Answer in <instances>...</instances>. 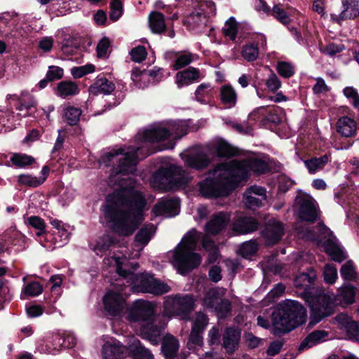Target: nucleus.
<instances>
[{"mask_svg":"<svg viewBox=\"0 0 359 359\" xmlns=\"http://www.w3.org/2000/svg\"><path fill=\"white\" fill-rule=\"evenodd\" d=\"M146 205L147 201L141 191H116L107 196L102 212L107 224L113 232L129 236L144 220Z\"/></svg>","mask_w":359,"mask_h":359,"instance_id":"nucleus-1","label":"nucleus"},{"mask_svg":"<svg viewBox=\"0 0 359 359\" xmlns=\"http://www.w3.org/2000/svg\"><path fill=\"white\" fill-rule=\"evenodd\" d=\"M207 177L198 183L199 191L206 198L229 196L242 182L249 179L247 168L238 161L217 163Z\"/></svg>","mask_w":359,"mask_h":359,"instance_id":"nucleus-2","label":"nucleus"},{"mask_svg":"<svg viewBox=\"0 0 359 359\" xmlns=\"http://www.w3.org/2000/svg\"><path fill=\"white\" fill-rule=\"evenodd\" d=\"M131 321L141 322L140 331L143 339H148L153 344H157L161 332L165 324L158 320L159 316L155 313V308L151 302L137 300L129 312Z\"/></svg>","mask_w":359,"mask_h":359,"instance_id":"nucleus-3","label":"nucleus"},{"mask_svg":"<svg viewBox=\"0 0 359 359\" xmlns=\"http://www.w3.org/2000/svg\"><path fill=\"white\" fill-rule=\"evenodd\" d=\"M273 328L275 335L288 332L306 321L304 306L297 301L286 299L279 303L273 314Z\"/></svg>","mask_w":359,"mask_h":359,"instance_id":"nucleus-4","label":"nucleus"},{"mask_svg":"<svg viewBox=\"0 0 359 359\" xmlns=\"http://www.w3.org/2000/svg\"><path fill=\"white\" fill-rule=\"evenodd\" d=\"M152 179L159 189L168 192L187 188L191 177L182 167L170 164L157 169L153 174Z\"/></svg>","mask_w":359,"mask_h":359,"instance_id":"nucleus-5","label":"nucleus"},{"mask_svg":"<svg viewBox=\"0 0 359 359\" xmlns=\"http://www.w3.org/2000/svg\"><path fill=\"white\" fill-rule=\"evenodd\" d=\"M117 273L125 278L130 280L131 288L134 292L150 293L161 295L168 292L170 286L154 278L153 274L148 273H134L117 264Z\"/></svg>","mask_w":359,"mask_h":359,"instance_id":"nucleus-6","label":"nucleus"},{"mask_svg":"<svg viewBox=\"0 0 359 359\" xmlns=\"http://www.w3.org/2000/svg\"><path fill=\"white\" fill-rule=\"evenodd\" d=\"M334 297L333 293L324 290H318L305 298L311 309L312 322L318 323L334 313Z\"/></svg>","mask_w":359,"mask_h":359,"instance_id":"nucleus-7","label":"nucleus"},{"mask_svg":"<svg viewBox=\"0 0 359 359\" xmlns=\"http://www.w3.org/2000/svg\"><path fill=\"white\" fill-rule=\"evenodd\" d=\"M140 150V149L137 148V150L124 153V149L120 148L115 151L106 153L102 156V161L107 167H109L115 157L119 154H123V156L118 159V165L113 166L111 175H128L133 173L134 171L136 170V166L138 162L137 156Z\"/></svg>","mask_w":359,"mask_h":359,"instance_id":"nucleus-8","label":"nucleus"},{"mask_svg":"<svg viewBox=\"0 0 359 359\" xmlns=\"http://www.w3.org/2000/svg\"><path fill=\"white\" fill-rule=\"evenodd\" d=\"M202 262L201 255L192 251L187 245L179 243L173 252L172 264L178 273L187 276L192 271L198 269Z\"/></svg>","mask_w":359,"mask_h":359,"instance_id":"nucleus-9","label":"nucleus"},{"mask_svg":"<svg viewBox=\"0 0 359 359\" xmlns=\"http://www.w3.org/2000/svg\"><path fill=\"white\" fill-rule=\"evenodd\" d=\"M196 307L195 299L191 294H176L170 302H167L165 309L182 319H188Z\"/></svg>","mask_w":359,"mask_h":359,"instance_id":"nucleus-10","label":"nucleus"},{"mask_svg":"<svg viewBox=\"0 0 359 359\" xmlns=\"http://www.w3.org/2000/svg\"><path fill=\"white\" fill-rule=\"evenodd\" d=\"M171 136L172 133L168 129L162 127H154L145 130L143 132L142 138L147 143H158L159 144L156 147L155 151H161L174 148L175 142L172 141L163 142Z\"/></svg>","mask_w":359,"mask_h":359,"instance_id":"nucleus-11","label":"nucleus"},{"mask_svg":"<svg viewBox=\"0 0 359 359\" xmlns=\"http://www.w3.org/2000/svg\"><path fill=\"white\" fill-rule=\"evenodd\" d=\"M295 204L299 205V217L304 221L313 222L318 214L315 200L309 195L299 193L295 198Z\"/></svg>","mask_w":359,"mask_h":359,"instance_id":"nucleus-12","label":"nucleus"},{"mask_svg":"<svg viewBox=\"0 0 359 359\" xmlns=\"http://www.w3.org/2000/svg\"><path fill=\"white\" fill-rule=\"evenodd\" d=\"M259 226L257 219L245 215H236L231 224V229L234 235H246L256 231Z\"/></svg>","mask_w":359,"mask_h":359,"instance_id":"nucleus-13","label":"nucleus"},{"mask_svg":"<svg viewBox=\"0 0 359 359\" xmlns=\"http://www.w3.org/2000/svg\"><path fill=\"white\" fill-rule=\"evenodd\" d=\"M230 222V215L226 212H218L212 215L206 223L205 231L210 235L217 236L222 232Z\"/></svg>","mask_w":359,"mask_h":359,"instance_id":"nucleus-14","label":"nucleus"},{"mask_svg":"<svg viewBox=\"0 0 359 359\" xmlns=\"http://www.w3.org/2000/svg\"><path fill=\"white\" fill-rule=\"evenodd\" d=\"M208 18L203 10H195L183 19V25L190 31L202 32L207 26Z\"/></svg>","mask_w":359,"mask_h":359,"instance_id":"nucleus-15","label":"nucleus"},{"mask_svg":"<svg viewBox=\"0 0 359 359\" xmlns=\"http://www.w3.org/2000/svg\"><path fill=\"white\" fill-rule=\"evenodd\" d=\"M124 299L115 292H108L103 297L104 309L110 316H117L123 309Z\"/></svg>","mask_w":359,"mask_h":359,"instance_id":"nucleus-16","label":"nucleus"},{"mask_svg":"<svg viewBox=\"0 0 359 359\" xmlns=\"http://www.w3.org/2000/svg\"><path fill=\"white\" fill-rule=\"evenodd\" d=\"M342 11L339 14H331L334 22L341 24L343 20L354 19L359 15V0H342Z\"/></svg>","mask_w":359,"mask_h":359,"instance_id":"nucleus-17","label":"nucleus"},{"mask_svg":"<svg viewBox=\"0 0 359 359\" xmlns=\"http://www.w3.org/2000/svg\"><path fill=\"white\" fill-rule=\"evenodd\" d=\"M0 242L5 245V252H9L13 247H16L15 251H22L25 249V237L18 231H6L0 236Z\"/></svg>","mask_w":359,"mask_h":359,"instance_id":"nucleus-18","label":"nucleus"},{"mask_svg":"<svg viewBox=\"0 0 359 359\" xmlns=\"http://www.w3.org/2000/svg\"><path fill=\"white\" fill-rule=\"evenodd\" d=\"M273 183L274 186H277L278 192L275 197L273 198V202L275 198L280 200V203L278 205H274V209L278 210L284 205V202L282 201L281 197L285 194L294 184V181L289 178L283 173H279L274 175L272 177Z\"/></svg>","mask_w":359,"mask_h":359,"instance_id":"nucleus-19","label":"nucleus"},{"mask_svg":"<svg viewBox=\"0 0 359 359\" xmlns=\"http://www.w3.org/2000/svg\"><path fill=\"white\" fill-rule=\"evenodd\" d=\"M128 355V346L120 341L107 342L102 348V359H123Z\"/></svg>","mask_w":359,"mask_h":359,"instance_id":"nucleus-20","label":"nucleus"},{"mask_svg":"<svg viewBox=\"0 0 359 359\" xmlns=\"http://www.w3.org/2000/svg\"><path fill=\"white\" fill-rule=\"evenodd\" d=\"M165 58L172 62L171 67L174 70L181 69L194 61V54L191 53H180L174 50L165 53Z\"/></svg>","mask_w":359,"mask_h":359,"instance_id":"nucleus-21","label":"nucleus"},{"mask_svg":"<svg viewBox=\"0 0 359 359\" xmlns=\"http://www.w3.org/2000/svg\"><path fill=\"white\" fill-rule=\"evenodd\" d=\"M240 339V330L234 327H227L223 335L222 346L229 354H233L238 348Z\"/></svg>","mask_w":359,"mask_h":359,"instance_id":"nucleus-22","label":"nucleus"},{"mask_svg":"<svg viewBox=\"0 0 359 359\" xmlns=\"http://www.w3.org/2000/svg\"><path fill=\"white\" fill-rule=\"evenodd\" d=\"M115 84L113 81L108 80L104 76L99 75L95 81L88 89L89 93L93 95L99 94L109 95L115 90Z\"/></svg>","mask_w":359,"mask_h":359,"instance_id":"nucleus-23","label":"nucleus"},{"mask_svg":"<svg viewBox=\"0 0 359 359\" xmlns=\"http://www.w3.org/2000/svg\"><path fill=\"white\" fill-rule=\"evenodd\" d=\"M184 161L189 168L196 170H202L208 167L211 163V159L205 152L199 151L187 155Z\"/></svg>","mask_w":359,"mask_h":359,"instance_id":"nucleus-24","label":"nucleus"},{"mask_svg":"<svg viewBox=\"0 0 359 359\" xmlns=\"http://www.w3.org/2000/svg\"><path fill=\"white\" fill-rule=\"evenodd\" d=\"M175 78L178 87L182 88L184 86H188L198 81L200 78V71L197 68L189 67L182 71L178 72Z\"/></svg>","mask_w":359,"mask_h":359,"instance_id":"nucleus-25","label":"nucleus"},{"mask_svg":"<svg viewBox=\"0 0 359 359\" xmlns=\"http://www.w3.org/2000/svg\"><path fill=\"white\" fill-rule=\"evenodd\" d=\"M257 41L249 42L243 46L241 55L248 62L255 61L259 55L258 43L261 41V44L266 46V39L263 34L257 36Z\"/></svg>","mask_w":359,"mask_h":359,"instance_id":"nucleus-26","label":"nucleus"},{"mask_svg":"<svg viewBox=\"0 0 359 359\" xmlns=\"http://www.w3.org/2000/svg\"><path fill=\"white\" fill-rule=\"evenodd\" d=\"M127 355L132 359H154L151 351L146 348L137 339H135L128 344Z\"/></svg>","mask_w":359,"mask_h":359,"instance_id":"nucleus-27","label":"nucleus"},{"mask_svg":"<svg viewBox=\"0 0 359 359\" xmlns=\"http://www.w3.org/2000/svg\"><path fill=\"white\" fill-rule=\"evenodd\" d=\"M179 341L171 334L165 335L161 343V353L165 359H175L179 350Z\"/></svg>","mask_w":359,"mask_h":359,"instance_id":"nucleus-28","label":"nucleus"},{"mask_svg":"<svg viewBox=\"0 0 359 359\" xmlns=\"http://www.w3.org/2000/svg\"><path fill=\"white\" fill-rule=\"evenodd\" d=\"M316 278V273L310 271L309 273H302L297 276L294 280V286L304 290L302 294L305 299L313 292H310V286Z\"/></svg>","mask_w":359,"mask_h":359,"instance_id":"nucleus-29","label":"nucleus"},{"mask_svg":"<svg viewBox=\"0 0 359 359\" xmlns=\"http://www.w3.org/2000/svg\"><path fill=\"white\" fill-rule=\"evenodd\" d=\"M215 154L219 158H230L240 155L238 148L233 147L226 140H219L215 148Z\"/></svg>","mask_w":359,"mask_h":359,"instance_id":"nucleus-30","label":"nucleus"},{"mask_svg":"<svg viewBox=\"0 0 359 359\" xmlns=\"http://www.w3.org/2000/svg\"><path fill=\"white\" fill-rule=\"evenodd\" d=\"M337 132L346 137H353L357 130L356 122L348 117L343 116L340 118L337 123Z\"/></svg>","mask_w":359,"mask_h":359,"instance_id":"nucleus-31","label":"nucleus"},{"mask_svg":"<svg viewBox=\"0 0 359 359\" xmlns=\"http://www.w3.org/2000/svg\"><path fill=\"white\" fill-rule=\"evenodd\" d=\"M63 76L64 70L62 67L50 65L48 67L45 78L37 83V86L40 90L44 89L48 86V83L60 80L62 79Z\"/></svg>","mask_w":359,"mask_h":359,"instance_id":"nucleus-32","label":"nucleus"},{"mask_svg":"<svg viewBox=\"0 0 359 359\" xmlns=\"http://www.w3.org/2000/svg\"><path fill=\"white\" fill-rule=\"evenodd\" d=\"M56 90V94L62 98L76 95L80 92L78 85L70 80H65L59 82L57 85Z\"/></svg>","mask_w":359,"mask_h":359,"instance_id":"nucleus-33","label":"nucleus"},{"mask_svg":"<svg viewBox=\"0 0 359 359\" xmlns=\"http://www.w3.org/2000/svg\"><path fill=\"white\" fill-rule=\"evenodd\" d=\"M149 25L154 34L164 32L166 29L164 15L158 11L151 12L149 15Z\"/></svg>","mask_w":359,"mask_h":359,"instance_id":"nucleus-34","label":"nucleus"},{"mask_svg":"<svg viewBox=\"0 0 359 359\" xmlns=\"http://www.w3.org/2000/svg\"><path fill=\"white\" fill-rule=\"evenodd\" d=\"M220 100L223 104L229 108L236 106L237 102V93L230 84H225L220 88Z\"/></svg>","mask_w":359,"mask_h":359,"instance_id":"nucleus-35","label":"nucleus"},{"mask_svg":"<svg viewBox=\"0 0 359 359\" xmlns=\"http://www.w3.org/2000/svg\"><path fill=\"white\" fill-rule=\"evenodd\" d=\"M325 252L336 262H341L346 258L342 248L332 239H327L325 242Z\"/></svg>","mask_w":359,"mask_h":359,"instance_id":"nucleus-36","label":"nucleus"},{"mask_svg":"<svg viewBox=\"0 0 359 359\" xmlns=\"http://www.w3.org/2000/svg\"><path fill=\"white\" fill-rule=\"evenodd\" d=\"M248 117L250 121H254L255 122H257L259 123V126L267 128L269 124V111L268 110V106L257 108L249 114Z\"/></svg>","mask_w":359,"mask_h":359,"instance_id":"nucleus-37","label":"nucleus"},{"mask_svg":"<svg viewBox=\"0 0 359 359\" xmlns=\"http://www.w3.org/2000/svg\"><path fill=\"white\" fill-rule=\"evenodd\" d=\"M81 48V41L76 36H69L65 38L62 43L61 50L66 55H73Z\"/></svg>","mask_w":359,"mask_h":359,"instance_id":"nucleus-38","label":"nucleus"},{"mask_svg":"<svg viewBox=\"0 0 359 359\" xmlns=\"http://www.w3.org/2000/svg\"><path fill=\"white\" fill-rule=\"evenodd\" d=\"M155 228L154 224L149 223L145 224L136 233L135 241L142 245H146L151 240Z\"/></svg>","mask_w":359,"mask_h":359,"instance_id":"nucleus-39","label":"nucleus"},{"mask_svg":"<svg viewBox=\"0 0 359 359\" xmlns=\"http://www.w3.org/2000/svg\"><path fill=\"white\" fill-rule=\"evenodd\" d=\"M327 336L325 331L318 330L311 332L300 344L299 349L302 351L307 347H311L320 342Z\"/></svg>","mask_w":359,"mask_h":359,"instance_id":"nucleus-40","label":"nucleus"},{"mask_svg":"<svg viewBox=\"0 0 359 359\" xmlns=\"http://www.w3.org/2000/svg\"><path fill=\"white\" fill-rule=\"evenodd\" d=\"M285 233L283 224L275 219H271V245L278 243Z\"/></svg>","mask_w":359,"mask_h":359,"instance_id":"nucleus-41","label":"nucleus"},{"mask_svg":"<svg viewBox=\"0 0 359 359\" xmlns=\"http://www.w3.org/2000/svg\"><path fill=\"white\" fill-rule=\"evenodd\" d=\"M42 285L38 281H30L25 285L21 293V299H25L28 297H36L43 292Z\"/></svg>","mask_w":359,"mask_h":359,"instance_id":"nucleus-42","label":"nucleus"},{"mask_svg":"<svg viewBox=\"0 0 359 359\" xmlns=\"http://www.w3.org/2000/svg\"><path fill=\"white\" fill-rule=\"evenodd\" d=\"M45 182L44 178H39L29 174H20L18 177V183L30 188H36Z\"/></svg>","mask_w":359,"mask_h":359,"instance_id":"nucleus-43","label":"nucleus"},{"mask_svg":"<svg viewBox=\"0 0 359 359\" xmlns=\"http://www.w3.org/2000/svg\"><path fill=\"white\" fill-rule=\"evenodd\" d=\"M10 161L13 165L18 168H25L35 163L34 157L21 153H14L11 156Z\"/></svg>","mask_w":359,"mask_h":359,"instance_id":"nucleus-44","label":"nucleus"},{"mask_svg":"<svg viewBox=\"0 0 359 359\" xmlns=\"http://www.w3.org/2000/svg\"><path fill=\"white\" fill-rule=\"evenodd\" d=\"M6 273V269L5 267H0V309L3 307L4 303L9 302L12 299L10 289L2 278V276H4Z\"/></svg>","mask_w":359,"mask_h":359,"instance_id":"nucleus-45","label":"nucleus"},{"mask_svg":"<svg viewBox=\"0 0 359 359\" xmlns=\"http://www.w3.org/2000/svg\"><path fill=\"white\" fill-rule=\"evenodd\" d=\"M246 167L258 175L264 174L269 170V165L259 158L249 159L246 163Z\"/></svg>","mask_w":359,"mask_h":359,"instance_id":"nucleus-46","label":"nucleus"},{"mask_svg":"<svg viewBox=\"0 0 359 359\" xmlns=\"http://www.w3.org/2000/svg\"><path fill=\"white\" fill-rule=\"evenodd\" d=\"M328 162V157L325 155L319 158H313L310 160L304 161L305 166L310 173H316L317 171L323 169Z\"/></svg>","mask_w":359,"mask_h":359,"instance_id":"nucleus-47","label":"nucleus"},{"mask_svg":"<svg viewBox=\"0 0 359 359\" xmlns=\"http://www.w3.org/2000/svg\"><path fill=\"white\" fill-rule=\"evenodd\" d=\"M258 245L256 241L250 240L240 245L238 252L245 259L256 255L258 251Z\"/></svg>","mask_w":359,"mask_h":359,"instance_id":"nucleus-48","label":"nucleus"},{"mask_svg":"<svg viewBox=\"0 0 359 359\" xmlns=\"http://www.w3.org/2000/svg\"><path fill=\"white\" fill-rule=\"evenodd\" d=\"M238 27L234 17H230L225 22L224 27L222 28V33L226 37L234 41L237 37Z\"/></svg>","mask_w":359,"mask_h":359,"instance_id":"nucleus-49","label":"nucleus"},{"mask_svg":"<svg viewBox=\"0 0 359 359\" xmlns=\"http://www.w3.org/2000/svg\"><path fill=\"white\" fill-rule=\"evenodd\" d=\"M15 108L19 111H25V113L23 114H18V116L22 117L31 116L36 110V103L33 100L29 102H22V100H19L15 104Z\"/></svg>","mask_w":359,"mask_h":359,"instance_id":"nucleus-50","label":"nucleus"},{"mask_svg":"<svg viewBox=\"0 0 359 359\" xmlns=\"http://www.w3.org/2000/svg\"><path fill=\"white\" fill-rule=\"evenodd\" d=\"M176 208L175 203L172 201H161L154 205L152 212L155 216H161L165 213L170 212Z\"/></svg>","mask_w":359,"mask_h":359,"instance_id":"nucleus-51","label":"nucleus"},{"mask_svg":"<svg viewBox=\"0 0 359 359\" xmlns=\"http://www.w3.org/2000/svg\"><path fill=\"white\" fill-rule=\"evenodd\" d=\"M116 244V239L109 235H104L97 242L95 250L101 253H104L109 250L111 247Z\"/></svg>","mask_w":359,"mask_h":359,"instance_id":"nucleus-52","label":"nucleus"},{"mask_svg":"<svg viewBox=\"0 0 359 359\" xmlns=\"http://www.w3.org/2000/svg\"><path fill=\"white\" fill-rule=\"evenodd\" d=\"M273 16L283 25H288L291 22L290 13L287 12L281 5H275L272 11Z\"/></svg>","mask_w":359,"mask_h":359,"instance_id":"nucleus-53","label":"nucleus"},{"mask_svg":"<svg viewBox=\"0 0 359 359\" xmlns=\"http://www.w3.org/2000/svg\"><path fill=\"white\" fill-rule=\"evenodd\" d=\"M81 110L74 107H67L65 111L67 122L70 126H76L79 121Z\"/></svg>","mask_w":359,"mask_h":359,"instance_id":"nucleus-54","label":"nucleus"},{"mask_svg":"<svg viewBox=\"0 0 359 359\" xmlns=\"http://www.w3.org/2000/svg\"><path fill=\"white\" fill-rule=\"evenodd\" d=\"M221 299L219 290L217 288H211L205 295L204 303L208 308L213 309Z\"/></svg>","mask_w":359,"mask_h":359,"instance_id":"nucleus-55","label":"nucleus"},{"mask_svg":"<svg viewBox=\"0 0 359 359\" xmlns=\"http://www.w3.org/2000/svg\"><path fill=\"white\" fill-rule=\"evenodd\" d=\"M109 19L117 21L123 15V8L121 0H112L110 3Z\"/></svg>","mask_w":359,"mask_h":359,"instance_id":"nucleus-56","label":"nucleus"},{"mask_svg":"<svg viewBox=\"0 0 359 359\" xmlns=\"http://www.w3.org/2000/svg\"><path fill=\"white\" fill-rule=\"evenodd\" d=\"M13 111L0 110V133H6L12 129L11 118L13 117Z\"/></svg>","mask_w":359,"mask_h":359,"instance_id":"nucleus-57","label":"nucleus"},{"mask_svg":"<svg viewBox=\"0 0 359 359\" xmlns=\"http://www.w3.org/2000/svg\"><path fill=\"white\" fill-rule=\"evenodd\" d=\"M276 70L279 75L286 79L292 76L295 72L294 66L291 63L284 61L278 62Z\"/></svg>","mask_w":359,"mask_h":359,"instance_id":"nucleus-58","label":"nucleus"},{"mask_svg":"<svg viewBox=\"0 0 359 359\" xmlns=\"http://www.w3.org/2000/svg\"><path fill=\"white\" fill-rule=\"evenodd\" d=\"M243 201L245 207L247 209L252 210H255L256 208H260L263 205L262 199L256 198L255 196L250 195V194H247V191H245L243 194Z\"/></svg>","mask_w":359,"mask_h":359,"instance_id":"nucleus-59","label":"nucleus"},{"mask_svg":"<svg viewBox=\"0 0 359 359\" xmlns=\"http://www.w3.org/2000/svg\"><path fill=\"white\" fill-rule=\"evenodd\" d=\"M208 325L207 316L202 313H197L195 320L192 323L191 330L203 334Z\"/></svg>","mask_w":359,"mask_h":359,"instance_id":"nucleus-60","label":"nucleus"},{"mask_svg":"<svg viewBox=\"0 0 359 359\" xmlns=\"http://www.w3.org/2000/svg\"><path fill=\"white\" fill-rule=\"evenodd\" d=\"M341 276L348 280H353L356 278V273L352 262H348L341 268Z\"/></svg>","mask_w":359,"mask_h":359,"instance_id":"nucleus-61","label":"nucleus"},{"mask_svg":"<svg viewBox=\"0 0 359 359\" xmlns=\"http://www.w3.org/2000/svg\"><path fill=\"white\" fill-rule=\"evenodd\" d=\"M323 275L325 281L332 284L337 278V269L334 265L327 264L325 266Z\"/></svg>","mask_w":359,"mask_h":359,"instance_id":"nucleus-62","label":"nucleus"},{"mask_svg":"<svg viewBox=\"0 0 359 359\" xmlns=\"http://www.w3.org/2000/svg\"><path fill=\"white\" fill-rule=\"evenodd\" d=\"M340 294L346 304H351L354 302L355 288L350 284L344 285L341 290Z\"/></svg>","mask_w":359,"mask_h":359,"instance_id":"nucleus-63","label":"nucleus"},{"mask_svg":"<svg viewBox=\"0 0 359 359\" xmlns=\"http://www.w3.org/2000/svg\"><path fill=\"white\" fill-rule=\"evenodd\" d=\"M130 54L134 62H141L146 59L147 52L144 46H138L132 48Z\"/></svg>","mask_w":359,"mask_h":359,"instance_id":"nucleus-64","label":"nucleus"}]
</instances>
